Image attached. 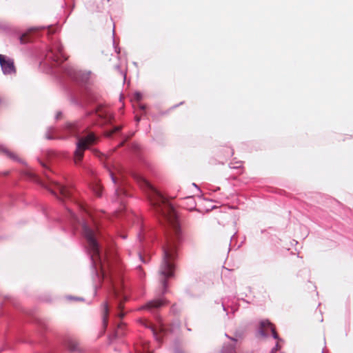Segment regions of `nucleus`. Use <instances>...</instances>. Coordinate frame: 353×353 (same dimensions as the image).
Segmentation results:
<instances>
[{
	"mask_svg": "<svg viewBox=\"0 0 353 353\" xmlns=\"http://www.w3.org/2000/svg\"><path fill=\"white\" fill-rule=\"evenodd\" d=\"M134 178L140 186L147 191L150 204L156 213L166 220L172 226L173 234L167 237L166 243L163 246V261L159 268L162 293L167 291V279L174 275V261L177 256V245L181 239V232L179 225L177 214L174 207L150 183L141 176Z\"/></svg>",
	"mask_w": 353,
	"mask_h": 353,
	"instance_id": "f257e3e1",
	"label": "nucleus"
},
{
	"mask_svg": "<svg viewBox=\"0 0 353 353\" xmlns=\"http://www.w3.org/2000/svg\"><path fill=\"white\" fill-rule=\"evenodd\" d=\"M83 234L88 242V251L90 254L92 266L98 275L97 268H100L101 273L103 278L112 276L115 271L113 262L110 261L108 256L101 255L100 253L99 245L97 240V230L95 228H90L88 224L82 222Z\"/></svg>",
	"mask_w": 353,
	"mask_h": 353,
	"instance_id": "f03ea898",
	"label": "nucleus"
},
{
	"mask_svg": "<svg viewBox=\"0 0 353 353\" xmlns=\"http://www.w3.org/2000/svg\"><path fill=\"white\" fill-rule=\"evenodd\" d=\"M67 128L71 131L72 135L78 138L77 143V148L74 151V162L78 164L81 162L83 157V152L88 150L90 145L95 143L97 137L94 133H89L87 136L83 137H79V134L81 132L80 124L79 122L71 123L68 124ZM83 130H82L83 131Z\"/></svg>",
	"mask_w": 353,
	"mask_h": 353,
	"instance_id": "7ed1b4c3",
	"label": "nucleus"
},
{
	"mask_svg": "<svg viewBox=\"0 0 353 353\" xmlns=\"http://www.w3.org/2000/svg\"><path fill=\"white\" fill-rule=\"evenodd\" d=\"M46 58L54 62H59L66 60L63 52V46L59 42H55L52 44L50 48L48 50Z\"/></svg>",
	"mask_w": 353,
	"mask_h": 353,
	"instance_id": "20e7f679",
	"label": "nucleus"
},
{
	"mask_svg": "<svg viewBox=\"0 0 353 353\" xmlns=\"http://www.w3.org/2000/svg\"><path fill=\"white\" fill-rule=\"evenodd\" d=\"M269 330L272 332V335L274 339L280 340L274 325L268 320L261 321L260 322V327L259 329V334L261 336L266 337L268 336Z\"/></svg>",
	"mask_w": 353,
	"mask_h": 353,
	"instance_id": "39448f33",
	"label": "nucleus"
},
{
	"mask_svg": "<svg viewBox=\"0 0 353 353\" xmlns=\"http://www.w3.org/2000/svg\"><path fill=\"white\" fill-rule=\"evenodd\" d=\"M0 65L3 74H11L15 73V67L12 59L0 54Z\"/></svg>",
	"mask_w": 353,
	"mask_h": 353,
	"instance_id": "423d86ee",
	"label": "nucleus"
},
{
	"mask_svg": "<svg viewBox=\"0 0 353 353\" xmlns=\"http://www.w3.org/2000/svg\"><path fill=\"white\" fill-rule=\"evenodd\" d=\"M64 72L72 79L79 81L83 80L84 74L76 70L73 66L66 65L64 67Z\"/></svg>",
	"mask_w": 353,
	"mask_h": 353,
	"instance_id": "0eeeda50",
	"label": "nucleus"
},
{
	"mask_svg": "<svg viewBox=\"0 0 353 353\" xmlns=\"http://www.w3.org/2000/svg\"><path fill=\"white\" fill-rule=\"evenodd\" d=\"M166 301L163 299H159L149 301L141 307V309H145L152 312L154 309L160 307L165 305Z\"/></svg>",
	"mask_w": 353,
	"mask_h": 353,
	"instance_id": "6e6552de",
	"label": "nucleus"
},
{
	"mask_svg": "<svg viewBox=\"0 0 353 353\" xmlns=\"http://www.w3.org/2000/svg\"><path fill=\"white\" fill-rule=\"evenodd\" d=\"M57 188L60 192V194L65 198V199H69L71 196V193L70 192V190H68V188L65 186V185H63L60 183H57Z\"/></svg>",
	"mask_w": 353,
	"mask_h": 353,
	"instance_id": "1a4fd4ad",
	"label": "nucleus"
},
{
	"mask_svg": "<svg viewBox=\"0 0 353 353\" xmlns=\"http://www.w3.org/2000/svg\"><path fill=\"white\" fill-rule=\"evenodd\" d=\"M102 307H103V317H102L103 324V326L105 327L108 324V303L106 302L103 303V304L102 305Z\"/></svg>",
	"mask_w": 353,
	"mask_h": 353,
	"instance_id": "9d476101",
	"label": "nucleus"
},
{
	"mask_svg": "<svg viewBox=\"0 0 353 353\" xmlns=\"http://www.w3.org/2000/svg\"><path fill=\"white\" fill-rule=\"evenodd\" d=\"M0 151L5 153L9 158L14 161H20L19 159L12 152L6 149L3 145H0Z\"/></svg>",
	"mask_w": 353,
	"mask_h": 353,
	"instance_id": "9b49d317",
	"label": "nucleus"
},
{
	"mask_svg": "<svg viewBox=\"0 0 353 353\" xmlns=\"http://www.w3.org/2000/svg\"><path fill=\"white\" fill-rule=\"evenodd\" d=\"M221 353H236L234 344L224 345Z\"/></svg>",
	"mask_w": 353,
	"mask_h": 353,
	"instance_id": "f8f14e48",
	"label": "nucleus"
},
{
	"mask_svg": "<svg viewBox=\"0 0 353 353\" xmlns=\"http://www.w3.org/2000/svg\"><path fill=\"white\" fill-rule=\"evenodd\" d=\"M66 347L70 351H75L77 350V343L75 341L70 339L67 341Z\"/></svg>",
	"mask_w": 353,
	"mask_h": 353,
	"instance_id": "ddd939ff",
	"label": "nucleus"
},
{
	"mask_svg": "<svg viewBox=\"0 0 353 353\" xmlns=\"http://www.w3.org/2000/svg\"><path fill=\"white\" fill-rule=\"evenodd\" d=\"M68 210L72 219V224L74 225L76 223H79L80 221L79 218L77 216V215L71 210L68 209Z\"/></svg>",
	"mask_w": 353,
	"mask_h": 353,
	"instance_id": "4468645a",
	"label": "nucleus"
},
{
	"mask_svg": "<svg viewBox=\"0 0 353 353\" xmlns=\"http://www.w3.org/2000/svg\"><path fill=\"white\" fill-rule=\"evenodd\" d=\"M94 192L97 196H101L102 195V190L99 185L96 186V188L94 189Z\"/></svg>",
	"mask_w": 353,
	"mask_h": 353,
	"instance_id": "2eb2a0df",
	"label": "nucleus"
},
{
	"mask_svg": "<svg viewBox=\"0 0 353 353\" xmlns=\"http://www.w3.org/2000/svg\"><path fill=\"white\" fill-rule=\"evenodd\" d=\"M241 166H242V162H236L235 163H230V167L232 169H239V168H241Z\"/></svg>",
	"mask_w": 353,
	"mask_h": 353,
	"instance_id": "dca6fc26",
	"label": "nucleus"
},
{
	"mask_svg": "<svg viewBox=\"0 0 353 353\" xmlns=\"http://www.w3.org/2000/svg\"><path fill=\"white\" fill-rule=\"evenodd\" d=\"M115 194H117V196H120L121 194H123V196L126 195L125 192L121 189H117L115 191Z\"/></svg>",
	"mask_w": 353,
	"mask_h": 353,
	"instance_id": "f3484780",
	"label": "nucleus"
},
{
	"mask_svg": "<svg viewBox=\"0 0 353 353\" xmlns=\"http://www.w3.org/2000/svg\"><path fill=\"white\" fill-rule=\"evenodd\" d=\"M137 353H151V352L148 349H147L145 345L143 347L142 351L137 349Z\"/></svg>",
	"mask_w": 353,
	"mask_h": 353,
	"instance_id": "a211bd4d",
	"label": "nucleus"
},
{
	"mask_svg": "<svg viewBox=\"0 0 353 353\" xmlns=\"http://www.w3.org/2000/svg\"><path fill=\"white\" fill-rule=\"evenodd\" d=\"M110 176L111 177V179L113 182L114 184H116L117 183V179L115 178V176H114V174L112 172H110Z\"/></svg>",
	"mask_w": 353,
	"mask_h": 353,
	"instance_id": "6ab92c4d",
	"label": "nucleus"
},
{
	"mask_svg": "<svg viewBox=\"0 0 353 353\" xmlns=\"http://www.w3.org/2000/svg\"><path fill=\"white\" fill-rule=\"evenodd\" d=\"M278 347H279V345H278V343H277V344L275 345V347H273V348L272 349V350H271L270 353H274L275 352H276V351H277V350H278Z\"/></svg>",
	"mask_w": 353,
	"mask_h": 353,
	"instance_id": "aec40b11",
	"label": "nucleus"
},
{
	"mask_svg": "<svg viewBox=\"0 0 353 353\" xmlns=\"http://www.w3.org/2000/svg\"><path fill=\"white\" fill-rule=\"evenodd\" d=\"M150 329L151 330V332H152L153 335L156 337L157 332H156L155 329L153 327H150Z\"/></svg>",
	"mask_w": 353,
	"mask_h": 353,
	"instance_id": "412c9836",
	"label": "nucleus"
},
{
	"mask_svg": "<svg viewBox=\"0 0 353 353\" xmlns=\"http://www.w3.org/2000/svg\"><path fill=\"white\" fill-rule=\"evenodd\" d=\"M186 199L190 201L192 203V204H193V205L194 204V199H193L192 197H190H190H187Z\"/></svg>",
	"mask_w": 353,
	"mask_h": 353,
	"instance_id": "4be33fe9",
	"label": "nucleus"
},
{
	"mask_svg": "<svg viewBox=\"0 0 353 353\" xmlns=\"http://www.w3.org/2000/svg\"><path fill=\"white\" fill-rule=\"evenodd\" d=\"M136 97L137 99H140L141 98V94L139 92L136 93Z\"/></svg>",
	"mask_w": 353,
	"mask_h": 353,
	"instance_id": "5701e85b",
	"label": "nucleus"
},
{
	"mask_svg": "<svg viewBox=\"0 0 353 353\" xmlns=\"http://www.w3.org/2000/svg\"><path fill=\"white\" fill-rule=\"evenodd\" d=\"M225 336H226L227 337H228V338H229V336H228V334H225ZM230 339L231 340H232L234 342H236V339H234V338H231V337H230Z\"/></svg>",
	"mask_w": 353,
	"mask_h": 353,
	"instance_id": "b1692460",
	"label": "nucleus"
},
{
	"mask_svg": "<svg viewBox=\"0 0 353 353\" xmlns=\"http://www.w3.org/2000/svg\"><path fill=\"white\" fill-rule=\"evenodd\" d=\"M174 353H183V352L182 351H181L180 350H178V349H177V350H176L174 351Z\"/></svg>",
	"mask_w": 353,
	"mask_h": 353,
	"instance_id": "393cba45",
	"label": "nucleus"
},
{
	"mask_svg": "<svg viewBox=\"0 0 353 353\" xmlns=\"http://www.w3.org/2000/svg\"><path fill=\"white\" fill-rule=\"evenodd\" d=\"M20 42H21V43H23V36L20 37Z\"/></svg>",
	"mask_w": 353,
	"mask_h": 353,
	"instance_id": "a878e982",
	"label": "nucleus"
},
{
	"mask_svg": "<svg viewBox=\"0 0 353 353\" xmlns=\"http://www.w3.org/2000/svg\"><path fill=\"white\" fill-rule=\"evenodd\" d=\"M61 115V112H59L57 116H56V118L58 119L59 117V116Z\"/></svg>",
	"mask_w": 353,
	"mask_h": 353,
	"instance_id": "bb28decb",
	"label": "nucleus"
},
{
	"mask_svg": "<svg viewBox=\"0 0 353 353\" xmlns=\"http://www.w3.org/2000/svg\"><path fill=\"white\" fill-rule=\"evenodd\" d=\"M120 129H121V128H120V127H117V128H115V130H116V131H119V130H120Z\"/></svg>",
	"mask_w": 353,
	"mask_h": 353,
	"instance_id": "cd10ccee",
	"label": "nucleus"
},
{
	"mask_svg": "<svg viewBox=\"0 0 353 353\" xmlns=\"http://www.w3.org/2000/svg\"><path fill=\"white\" fill-rule=\"evenodd\" d=\"M121 74L123 76V79H125V73H123V72H121Z\"/></svg>",
	"mask_w": 353,
	"mask_h": 353,
	"instance_id": "c85d7f7f",
	"label": "nucleus"
},
{
	"mask_svg": "<svg viewBox=\"0 0 353 353\" xmlns=\"http://www.w3.org/2000/svg\"><path fill=\"white\" fill-rule=\"evenodd\" d=\"M46 137H47V139H52V138L51 137H50L49 135H47V136H46Z\"/></svg>",
	"mask_w": 353,
	"mask_h": 353,
	"instance_id": "c756f323",
	"label": "nucleus"
},
{
	"mask_svg": "<svg viewBox=\"0 0 353 353\" xmlns=\"http://www.w3.org/2000/svg\"><path fill=\"white\" fill-rule=\"evenodd\" d=\"M116 68H117V69L118 70H120V66H119V65H117V67H116Z\"/></svg>",
	"mask_w": 353,
	"mask_h": 353,
	"instance_id": "7c9ffc66",
	"label": "nucleus"
},
{
	"mask_svg": "<svg viewBox=\"0 0 353 353\" xmlns=\"http://www.w3.org/2000/svg\"><path fill=\"white\" fill-rule=\"evenodd\" d=\"M161 329L163 330V325H161Z\"/></svg>",
	"mask_w": 353,
	"mask_h": 353,
	"instance_id": "2f4dec72",
	"label": "nucleus"
},
{
	"mask_svg": "<svg viewBox=\"0 0 353 353\" xmlns=\"http://www.w3.org/2000/svg\"><path fill=\"white\" fill-rule=\"evenodd\" d=\"M192 207H190V209H192V208H194V205H193V204H192Z\"/></svg>",
	"mask_w": 353,
	"mask_h": 353,
	"instance_id": "473e14b6",
	"label": "nucleus"
}]
</instances>
